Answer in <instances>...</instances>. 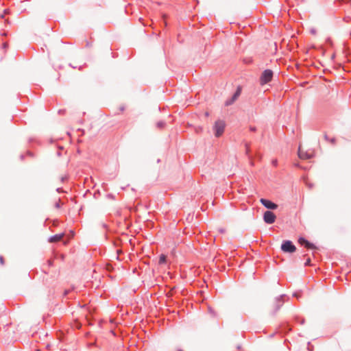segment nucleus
I'll return each mask as SVG.
<instances>
[{"label": "nucleus", "instance_id": "1", "mask_svg": "<svg viewBox=\"0 0 351 351\" xmlns=\"http://www.w3.org/2000/svg\"><path fill=\"white\" fill-rule=\"evenodd\" d=\"M273 77V71L269 69L265 70L261 76L260 83L261 85H264L269 82Z\"/></svg>", "mask_w": 351, "mask_h": 351}, {"label": "nucleus", "instance_id": "2", "mask_svg": "<svg viewBox=\"0 0 351 351\" xmlns=\"http://www.w3.org/2000/svg\"><path fill=\"white\" fill-rule=\"evenodd\" d=\"M225 123L223 121L219 120L215 123L214 130L216 137L220 136L224 132Z\"/></svg>", "mask_w": 351, "mask_h": 351}, {"label": "nucleus", "instance_id": "3", "mask_svg": "<svg viewBox=\"0 0 351 351\" xmlns=\"http://www.w3.org/2000/svg\"><path fill=\"white\" fill-rule=\"evenodd\" d=\"M284 252L293 253L296 250L295 246L290 241H285L281 245Z\"/></svg>", "mask_w": 351, "mask_h": 351}, {"label": "nucleus", "instance_id": "4", "mask_svg": "<svg viewBox=\"0 0 351 351\" xmlns=\"http://www.w3.org/2000/svg\"><path fill=\"white\" fill-rule=\"evenodd\" d=\"M282 301L280 298H276L275 300H274L269 305V313H276L280 307L282 306Z\"/></svg>", "mask_w": 351, "mask_h": 351}, {"label": "nucleus", "instance_id": "5", "mask_svg": "<svg viewBox=\"0 0 351 351\" xmlns=\"http://www.w3.org/2000/svg\"><path fill=\"white\" fill-rule=\"evenodd\" d=\"M276 219L275 214L271 211H266L263 215V219L265 223L271 224Z\"/></svg>", "mask_w": 351, "mask_h": 351}, {"label": "nucleus", "instance_id": "6", "mask_svg": "<svg viewBox=\"0 0 351 351\" xmlns=\"http://www.w3.org/2000/svg\"><path fill=\"white\" fill-rule=\"evenodd\" d=\"M260 202L267 208L275 210V209H276L278 208V205L277 204L273 203L272 202H271V201H269L268 199L262 198V199H261Z\"/></svg>", "mask_w": 351, "mask_h": 351}, {"label": "nucleus", "instance_id": "7", "mask_svg": "<svg viewBox=\"0 0 351 351\" xmlns=\"http://www.w3.org/2000/svg\"><path fill=\"white\" fill-rule=\"evenodd\" d=\"M298 156L302 160L309 159L313 157L312 153H308L306 151H304L301 147L298 149Z\"/></svg>", "mask_w": 351, "mask_h": 351}, {"label": "nucleus", "instance_id": "8", "mask_svg": "<svg viewBox=\"0 0 351 351\" xmlns=\"http://www.w3.org/2000/svg\"><path fill=\"white\" fill-rule=\"evenodd\" d=\"M298 242L301 245H304L308 249H315V246L313 243H309L307 240H306L304 238H300L298 239Z\"/></svg>", "mask_w": 351, "mask_h": 351}, {"label": "nucleus", "instance_id": "9", "mask_svg": "<svg viewBox=\"0 0 351 351\" xmlns=\"http://www.w3.org/2000/svg\"><path fill=\"white\" fill-rule=\"evenodd\" d=\"M240 95V90H238L235 93L234 95H233L232 98L231 99V100L230 101H227L226 102V106H229V105H231L237 99V97H239V95Z\"/></svg>", "mask_w": 351, "mask_h": 351}, {"label": "nucleus", "instance_id": "10", "mask_svg": "<svg viewBox=\"0 0 351 351\" xmlns=\"http://www.w3.org/2000/svg\"><path fill=\"white\" fill-rule=\"evenodd\" d=\"M63 236H64V234H56V235L51 237L49 239V241L50 242H57V241H60L62 239Z\"/></svg>", "mask_w": 351, "mask_h": 351}, {"label": "nucleus", "instance_id": "11", "mask_svg": "<svg viewBox=\"0 0 351 351\" xmlns=\"http://www.w3.org/2000/svg\"><path fill=\"white\" fill-rule=\"evenodd\" d=\"M167 262V256L165 254H160L159 256L158 263L162 265Z\"/></svg>", "mask_w": 351, "mask_h": 351}, {"label": "nucleus", "instance_id": "12", "mask_svg": "<svg viewBox=\"0 0 351 351\" xmlns=\"http://www.w3.org/2000/svg\"><path fill=\"white\" fill-rule=\"evenodd\" d=\"M60 200L58 199V201L55 203L56 208H60Z\"/></svg>", "mask_w": 351, "mask_h": 351}, {"label": "nucleus", "instance_id": "13", "mask_svg": "<svg viewBox=\"0 0 351 351\" xmlns=\"http://www.w3.org/2000/svg\"><path fill=\"white\" fill-rule=\"evenodd\" d=\"M311 263V260L310 258H308L305 263V265H309Z\"/></svg>", "mask_w": 351, "mask_h": 351}, {"label": "nucleus", "instance_id": "14", "mask_svg": "<svg viewBox=\"0 0 351 351\" xmlns=\"http://www.w3.org/2000/svg\"><path fill=\"white\" fill-rule=\"evenodd\" d=\"M0 262L1 264H3L4 263L3 258L2 256H0Z\"/></svg>", "mask_w": 351, "mask_h": 351}, {"label": "nucleus", "instance_id": "15", "mask_svg": "<svg viewBox=\"0 0 351 351\" xmlns=\"http://www.w3.org/2000/svg\"><path fill=\"white\" fill-rule=\"evenodd\" d=\"M119 109L121 111H123L125 108H124V106H121Z\"/></svg>", "mask_w": 351, "mask_h": 351}, {"label": "nucleus", "instance_id": "16", "mask_svg": "<svg viewBox=\"0 0 351 351\" xmlns=\"http://www.w3.org/2000/svg\"><path fill=\"white\" fill-rule=\"evenodd\" d=\"M158 125L159 127H160V126H162V123H158Z\"/></svg>", "mask_w": 351, "mask_h": 351}, {"label": "nucleus", "instance_id": "17", "mask_svg": "<svg viewBox=\"0 0 351 351\" xmlns=\"http://www.w3.org/2000/svg\"><path fill=\"white\" fill-rule=\"evenodd\" d=\"M178 351H182V350H178Z\"/></svg>", "mask_w": 351, "mask_h": 351}]
</instances>
